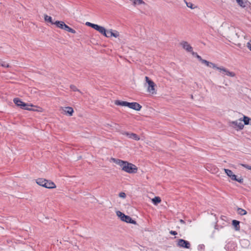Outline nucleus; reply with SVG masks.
<instances>
[{
    "instance_id": "nucleus-36",
    "label": "nucleus",
    "mask_w": 251,
    "mask_h": 251,
    "mask_svg": "<svg viewBox=\"0 0 251 251\" xmlns=\"http://www.w3.org/2000/svg\"><path fill=\"white\" fill-rule=\"evenodd\" d=\"M119 197H121V198H125L126 197V195L125 193L124 192H121L120 194H119Z\"/></svg>"
},
{
    "instance_id": "nucleus-13",
    "label": "nucleus",
    "mask_w": 251,
    "mask_h": 251,
    "mask_svg": "<svg viewBox=\"0 0 251 251\" xmlns=\"http://www.w3.org/2000/svg\"><path fill=\"white\" fill-rule=\"evenodd\" d=\"M62 108L65 114H68L69 116H72L74 113V110L71 107H62Z\"/></svg>"
},
{
    "instance_id": "nucleus-26",
    "label": "nucleus",
    "mask_w": 251,
    "mask_h": 251,
    "mask_svg": "<svg viewBox=\"0 0 251 251\" xmlns=\"http://www.w3.org/2000/svg\"><path fill=\"white\" fill-rule=\"evenodd\" d=\"M238 4L242 7H245L246 6V2L244 1V0H236Z\"/></svg>"
},
{
    "instance_id": "nucleus-16",
    "label": "nucleus",
    "mask_w": 251,
    "mask_h": 251,
    "mask_svg": "<svg viewBox=\"0 0 251 251\" xmlns=\"http://www.w3.org/2000/svg\"><path fill=\"white\" fill-rule=\"evenodd\" d=\"M115 104L117 105L128 107V102L117 100L115 101Z\"/></svg>"
},
{
    "instance_id": "nucleus-32",
    "label": "nucleus",
    "mask_w": 251,
    "mask_h": 251,
    "mask_svg": "<svg viewBox=\"0 0 251 251\" xmlns=\"http://www.w3.org/2000/svg\"><path fill=\"white\" fill-rule=\"evenodd\" d=\"M201 63L205 64L207 67H209V66H210V62H209L206 60L203 59V60L201 61Z\"/></svg>"
},
{
    "instance_id": "nucleus-8",
    "label": "nucleus",
    "mask_w": 251,
    "mask_h": 251,
    "mask_svg": "<svg viewBox=\"0 0 251 251\" xmlns=\"http://www.w3.org/2000/svg\"><path fill=\"white\" fill-rule=\"evenodd\" d=\"M177 245L178 246L186 249H189L190 248V243L183 239H179L178 240Z\"/></svg>"
},
{
    "instance_id": "nucleus-40",
    "label": "nucleus",
    "mask_w": 251,
    "mask_h": 251,
    "mask_svg": "<svg viewBox=\"0 0 251 251\" xmlns=\"http://www.w3.org/2000/svg\"><path fill=\"white\" fill-rule=\"evenodd\" d=\"M196 57L199 59V60L200 61H201H201L203 60V59L201 57V56H200L199 55H197V56Z\"/></svg>"
},
{
    "instance_id": "nucleus-23",
    "label": "nucleus",
    "mask_w": 251,
    "mask_h": 251,
    "mask_svg": "<svg viewBox=\"0 0 251 251\" xmlns=\"http://www.w3.org/2000/svg\"><path fill=\"white\" fill-rule=\"evenodd\" d=\"M237 213L238 214L240 215H245L247 214V211L242 209V208H238L237 209Z\"/></svg>"
},
{
    "instance_id": "nucleus-33",
    "label": "nucleus",
    "mask_w": 251,
    "mask_h": 251,
    "mask_svg": "<svg viewBox=\"0 0 251 251\" xmlns=\"http://www.w3.org/2000/svg\"><path fill=\"white\" fill-rule=\"evenodd\" d=\"M209 67H211L217 70V68H218L219 67H217L215 64L210 62V66H209Z\"/></svg>"
},
{
    "instance_id": "nucleus-1",
    "label": "nucleus",
    "mask_w": 251,
    "mask_h": 251,
    "mask_svg": "<svg viewBox=\"0 0 251 251\" xmlns=\"http://www.w3.org/2000/svg\"><path fill=\"white\" fill-rule=\"evenodd\" d=\"M111 160L113 162L119 165L123 171L126 173L129 174L135 173L137 171V167L132 163L114 158H111Z\"/></svg>"
},
{
    "instance_id": "nucleus-15",
    "label": "nucleus",
    "mask_w": 251,
    "mask_h": 251,
    "mask_svg": "<svg viewBox=\"0 0 251 251\" xmlns=\"http://www.w3.org/2000/svg\"><path fill=\"white\" fill-rule=\"evenodd\" d=\"M107 34L109 35V33H111V35L112 36L117 38L119 36V33L118 31L115 30L110 29L107 31Z\"/></svg>"
},
{
    "instance_id": "nucleus-30",
    "label": "nucleus",
    "mask_w": 251,
    "mask_h": 251,
    "mask_svg": "<svg viewBox=\"0 0 251 251\" xmlns=\"http://www.w3.org/2000/svg\"><path fill=\"white\" fill-rule=\"evenodd\" d=\"M186 5L188 7L190 8L191 9H194L195 7L194 6V5L191 2H187V1H185Z\"/></svg>"
},
{
    "instance_id": "nucleus-27",
    "label": "nucleus",
    "mask_w": 251,
    "mask_h": 251,
    "mask_svg": "<svg viewBox=\"0 0 251 251\" xmlns=\"http://www.w3.org/2000/svg\"><path fill=\"white\" fill-rule=\"evenodd\" d=\"M116 214L121 219V220L123 221V219H124L125 214L120 211H117Z\"/></svg>"
},
{
    "instance_id": "nucleus-42",
    "label": "nucleus",
    "mask_w": 251,
    "mask_h": 251,
    "mask_svg": "<svg viewBox=\"0 0 251 251\" xmlns=\"http://www.w3.org/2000/svg\"><path fill=\"white\" fill-rule=\"evenodd\" d=\"M242 242H246V243H248V240H242Z\"/></svg>"
},
{
    "instance_id": "nucleus-5",
    "label": "nucleus",
    "mask_w": 251,
    "mask_h": 251,
    "mask_svg": "<svg viewBox=\"0 0 251 251\" xmlns=\"http://www.w3.org/2000/svg\"><path fill=\"white\" fill-rule=\"evenodd\" d=\"M145 79H146V82L148 83V92L152 94H153L155 93V83L153 82V81H152L150 79L149 77H148V76H146L145 77Z\"/></svg>"
},
{
    "instance_id": "nucleus-29",
    "label": "nucleus",
    "mask_w": 251,
    "mask_h": 251,
    "mask_svg": "<svg viewBox=\"0 0 251 251\" xmlns=\"http://www.w3.org/2000/svg\"><path fill=\"white\" fill-rule=\"evenodd\" d=\"M85 25L91 27L92 28H93L94 29L96 25V24H93V23H90L89 22H87L86 23Z\"/></svg>"
},
{
    "instance_id": "nucleus-3",
    "label": "nucleus",
    "mask_w": 251,
    "mask_h": 251,
    "mask_svg": "<svg viewBox=\"0 0 251 251\" xmlns=\"http://www.w3.org/2000/svg\"><path fill=\"white\" fill-rule=\"evenodd\" d=\"M14 103L18 106H20L21 108L27 110H34L33 109L29 107V106H33L32 105H29L27 103L23 102L19 98H15L13 100Z\"/></svg>"
},
{
    "instance_id": "nucleus-14",
    "label": "nucleus",
    "mask_w": 251,
    "mask_h": 251,
    "mask_svg": "<svg viewBox=\"0 0 251 251\" xmlns=\"http://www.w3.org/2000/svg\"><path fill=\"white\" fill-rule=\"evenodd\" d=\"M123 221L127 223H131L133 224H136V222L134 220H132L130 217L125 215L124 217V219H123Z\"/></svg>"
},
{
    "instance_id": "nucleus-31",
    "label": "nucleus",
    "mask_w": 251,
    "mask_h": 251,
    "mask_svg": "<svg viewBox=\"0 0 251 251\" xmlns=\"http://www.w3.org/2000/svg\"><path fill=\"white\" fill-rule=\"evenodd\" d=\"M201 63L205 64L207 67H209V66H210V62H209L206 60L203 59V60L201 61Z\"/></svg>"
},
{
    "instance_id": "nucleus-24",
    "label": "nucleus",
    "mask_w": 251,
    "mask_h": 251,
    "mask_svg": "<svg viewBox=\"0 0 251 251\" xmlns=\"http://www.w3.org/2000/svg\"><path fill=\"white\" fill-rule=\"evenodd\" d=\"M0 66H1L4 68H8L9 67V65L8 63H6L5 61H2L0 59Z\"/></svg>"
},
{
    "instance_id": "nucleus-44",
    "label": "nucleus",
    "mask_w": 251,
    "mask_h": 251,
    "mask_svg": "<svg viewBox=\"0 0 251 251\" xmlns=\"http://www.w3.org/2000/svg\"><path fill=\"white\" fill-rule=\"evenodd\" d=\"M109 36H110V37L112 36V35H111V33H109Z\"/></svg>"
},
{
    "instance_id": "nucleus-22",
    "label": "nucleus",
    "mask_w": 251,
    "mask_h": 251,
    "mask_svg": "<svg viewBox=\"0 0 251 251\" xmlns=\"http://www.w3.org/2000/svg\"><path fill=\"white\" fill-rule=\"evenodd\" d=\"M152 201L154 205H157L161 202V199L159 197H155L152 199Z\"/></svg>"
},
{
    "instance_id": "nucleus-37",
    "label": "nucleus",
    "mask_w": 251,
    "mask_h": 251,
    "mask_svg": "<svg viewBox=\"0 0 251 251\" xmlns=\"http://www.w3.org/2000/svg\"><path fill=\"white\" fill-rule=\"evenodd\" d=\"M247 47L251 51V41H250L247 43Z\"/></svg>"
},
{
    "instance_id": "nucleus-39",
    "label": "nucleus",
    "mask_w": 251,
    "mask_h": 251,
    "mask_svg": "<svg viewBox=\"0 0 251 251\" xmlns=\"http://www.w3.org/2000/svg\"><path fill=\"white\" fill-rule=\"evenodd\" d=\"M170 233L173 235H176L177 234V232L175 231L171 230L170 231Z\"/></svg>"
},
{
    "instance_id": "nucleus-43",
    "label": "nucleus",
    "mask_w": 251,
    "mask_h": 251,
    "mask_svg": "<svg viewBox=\"0 0 251 251\" xmlns=\"http://www.w3.org/2000/svg\"><path fill=\"white\" fill-rule=\"evenodd\" d=\"M180 222L181 223H184V221H183V220H180Z\"/></svg>"
},
{
    "instance_id": "nucleus-11",
    "label": "nucleus",
    "mask_w": 251,
    "mask_h": 251,
    "mask_svg": "<svg viewBox=\"0 0 251 251\" xmlns=\"http://www.w3.org/2000/svg\"><path fill=\"white\" fill-rule=\"evenodd\" d=\"M122 134L126 136L130 139H133L136 141H138L140 140V137L135 133H130L128 132H122Z\"/></svg>"
},
{
    "instance_id": "nucleus-20",
    "label": "nucleus",
    "mask_w": 251,
    "mask_h": 251,
    "mask_svg": "<svg viewBox=\"0 0 251 251\" xmlns=\"http://www.w3.org/2000/svg\"><path fill=\"white\" fill-rule=\"evenodd\" d=\"M244 121V124L245 125H251V119H250V118L247 117V116H244V117H243V120H242V121Z\"/></svg>"
},
{
    "instance_id": "nucleus-6",
    "label": "nucleus",
    "mask_w": 251,
    "mask_h": 251,
    "mask_svg": "<svg viewBox=\"0 0 251 251\" xmlns=\"http://www.w3.org/2000/svg\"><path fill=\"white\" fill-rule=\"evenodd\" d=\"M229 124L230 126L239 129H241L244 127V124L242 123V120L241 119L237 121H232L230 122Z\"/></svg>"
},
{
    "instance_id": "nucleus-2",
    "label": "nucleus",
    "mask_w": 251,
    "mask_h": 251,
    "mask_svg": "<svg viewBox=\"0 0 251 251\" xmlns=\"http://www.w3.org/2000/svg\"><path fill=\"white\" fill-rule=\"evenodd\" d=\"M36 182L38 185L46 188L51 189L55 188L56 187L55 184L53 182L48 181L42 178L37 179Z\"/></svg>"
},
{
    "instance_id": "nucleus-38",
    "label": "nucleus",
    "mask_w": 251,
    "mask_h": 251,
    "mask_svg": "<svg viewBox=\"0 0 251 251\" xmlns=\"http://www.w3.org/2000/svg\"><path fill=\"white\" fill-rule=\"evenodd\" d=\"M204 248V246L203 245H200L198 246L199 250H203Z\"/></svg>"
},
{
    "instance_id": "nucleus-41",
    "label": "nucleus",
    "mask_w": 251,
    "mask_h": 251,
    "mask_svg": "<svg viewBox=\"0 0 251 251\" xmlns=\"http://www.w3.org/2000/svg\"><path fill=\"white\" fill-rule=\"evenodd\" d=\"M190 52L191 53L192 55L196 56V57L197 56V55H198L197 52L193 51V50H192V51H190Z\"/></svg>"
},
{
    "instance_id": "nucleus-35",
    "label": "nucleus",
    "mask_w": 251,
    "mask_h": 251,
    "mask_svg": "<svg viewBox=\"0 0 251 251\" xmlns=\"http://www.w3.org/2000/svg\"><path fill=\"white\" fill-rule=\"evenodd\" d=\"M242 166L247 168L248 170H251V166L246 164H241Z\"/></svg>"
},
{
    "instance_id": "nucleus-28",
    "label": "nucleus",
    "mask_w": 251,
    "mask_h": 251,
    "mask_svg": "<svg viewBox=\"0 0 251 251\" xmlns=\"http://www.w3.org/2000/svg\"><path fill=\"white\" fill-rule=\"evenodd\" d=\"M70 88L73 91H77L81 93V92L76 88V87L74 85H71L70 86Z\"/></svg>"
},
{
    "instance_id": "nucleus-9",
    "label": "nucleus",
    "mask_w": 251,
    "mask_h": 251,
    "mask_svg": "<svg viewBox=\"0 0 251 251\" xmlns=\"http://www.w3.org/2000/svg\"><path fill=\"white\" fill-rule=\"evenodd\" d=\"M94 29L97 31H99L100 33L104 35L106 37H110V36L107 34V31L105 28L101 26L96 25Z\"/></svg>"
},
{
    "instance_id": "nucleus-4",
    "label": "nucleus",
    "mask_w": 251,
    "mask_h": 251,
    "mask_svg": "<svg viewBox=\"0 0 251 251\" xmlns=\"http://www.w3.org/2000/svg\"><path fill=\"white\" fill-rule=\"evenodd\" d=\"M224 171L227 176H228L232 180L236 181L241 183L243 182V179L242 178H237L236 176L234 175L230 170L224 169Z\"/></svg>"
},
{
    "instance_id": "nucleus-19",
    "label": "nucleus",
    "mask_w": 251,
    "mask_h": 251,
    "mask_svg": "<svg viewBox=\"0 0 251 251\" xmlns=\"http://www.w3.org/2000/svg\"><path fill=\"white\" fill-rule=\"evenodd\" d=\"M44 20L46 22L50 23L52 25H54V22L52 21V18L50 16L45 15Z\"/></svg>"
},
{
    "instance_id": "nucleus-21",
    "label": "nucleus",
    "mask_w": 251,
    "mask_h": 251,
    "mask_svg": "<svg viewBox=\"0 0 251 251\" xmlns=\"http://www.w3.org/2000/svg\"><path fill=\"white\" fill-rule=\"evenodd\" d=\"M63 29L72 33H75L76 32L75 30L70 27L67 25H64Z\"/></svg>"
},
{
    "instance_id": "nucleus-25",
    "label": "nucleus",
    "mask_w": 251,
    "mask_h": 251,
    "mask_svg": "<svg viewBox=\"0 0 251 251\" xmlns=\"http://www.w3.org/2000/svg\"><path fill=\"white\" fill-rule=\"evenodd\" d=\"M130 1H132L133 2V5H135L136 4H143L145 2L143 0H130Z\"/></svg>"
},
{
    "instance_id": "nucleus-34",
    "label": "nucleus",
    "mask_w": 251,
    "mask_h": 251,
    "mask_svg": "<svg viewBox=\"0 0 251 251\" xmlns=\"http://www.w3.org/2000/svg\"><path fill=\"white\" fill-rule=\"evenodd\" d=\"M210 171L213 174H216L218 172V169L216 167H214L213 170H211Z\"/></svg>"
},
{
    "instance_id": "nucleus-10",
    "label": "nucleus",
    "mask_w": 251,
    "mask_h": 251,
    "mask_svg": "<svg viewBox=\"0 0 251 251\" xmlns=\"http://www.w3.org/2000/svg\"><path fill=\"white\" fill-rule=\"evenodd\" d=\"M128 107L136 111H139L142 108V106L136 102H128Z\"/></svg>"
},
{
    "instance_id": "nucleus-12",
    "label": "nucleus",
    "mask_w": 251,
    "mask_h": 251,
    "mask_svg": "<svg viewBox=\"0 0 251 251\" xmlns=\"http://www.w3.org/2000/svg\"><path fill=\"white\" fill-rule=\"evenodd\" d=\"M180 45L184 50L188 52L192 51L193 48L191 45L186 41H182L180 43Z\"/></svg>"
},
{
    "instance_id": "nucleus-18",
    "label": "nucleus",
    "mask_w": 251,
    "mask_h": 251,
    "mask_svg": "<svg viewBox=\"0 0 251 251\" xmlns=\"http://www.w3.org/2000/svg\"><path fill=\"white\" fill-rule=\"evenodd\" d=\"M232 225L234 226L235 229L237 231L239 230L240 226L239 224L240 222L238 221L234 220L232 221Z\"/></svg>"
},
{
    "instance_id": "nucleus-17",
    "label": "nucleus",
    "mask_w": 251,
    "mask_h": 251,
    "mask_svg": "<svg viewBox=\"0 0 251 251\" xmlns=\"http://www.w3.org/2000/svg\"><path fill=\"white\" fill-rule=\"evenodd\" d=\"M54 25H55L57 26V27L63 29L64 26V25H65L66 24L64 23V22L62 21H56L54 22Z\"/></svg>"
},
{
    "instance_id": "nucleus-7",
    "label": "nucleus",
    "mask_w": 251,
    "mask_h": 251,
    "mask_svg": "<svg viewBox=\"0 0 251 251\" xmlns=\"http://www.w3.org/2000/svg\"><path fill=\"white\" fill-rule=\"evenodd\" d=\"M217 70H218L220 72L222 73V74H225L227 76L230 77H234L235 76V74L233 72H230L224 67H220L217 68Z\"/></svg>"
}]
</instances>
